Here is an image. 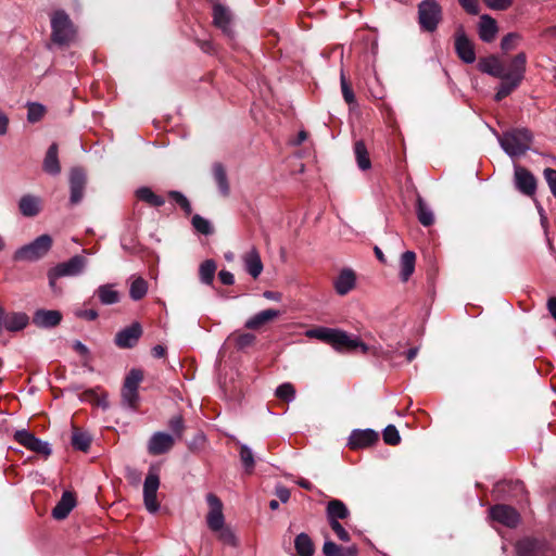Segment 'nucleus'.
<instances>
[{"label": "nucleus", "mask_w": 556, "mask_h": 556, "mask_svg": "<svg viewBox=\"0 0 556 556\" xmlns=\"http://www.w3.org/2000/svg\"><path fill=\"white\" fill-rule=\"evenodd\" d=\"M527 67V55L519 52L504 64L498 56L489 55L478 62V70L501 79L495 93V101H501L515 91L522 83Z\"/></svg>", "instance_id": "f257e3e1"}, {"label": "nucleus", "mask_w": 556, "mask_h": 556, "mask_svg": "<svg viewBox=\"0 0 556 556\" xmlns=\"http://www.w3.org/2000/svg\"><path fill=\"white\" fill-rule=\"evenodd\" d=\"M502 149L510 157L525 154L531 147L532 134L527 128H514L498 136Z\"/></svg>", "instance_id": "f03ea898"}, {"label": "nucleus", "mask_w": 556, "mask_h": 556, "mask_svg": "<svg viewBox=\"0 0 556 556\" xmlns=\"http://www.w3.org/2000/svg\"><path fill=\"white\" fill-rule=\"evenodd\" d=\"M53 240L50 235H41L31 242L18 248L13 260L16 262H37L43 258L52 248Z\"/></svg>", "instance_id": "7ed1b4c3"}, {"label": "nucleus", "mask_w": 556, "mask_h": 556, "mask_svg": "<svg viewBox=\"0 0 556 556\" xmlns=\"http://www.w3.org/2000/svg\"><path fill=\"white\" fill-rule=\"evenodd\" d=\"M52 41L63 46L68 45L75 36V28L70 16L63 11H55L51 16Z\"/></svg>", "instance_id": "20e7f679"}, {"label": "nucleus", "mask_w": 556, "mask_h": 556, "mask_svg": "<svg viewBox=\"0 0 556 556\" xmlns=\"http://www.w3.org/2000/svg\"><path fill=\"white\" fill-rule=\"evenodd\" d=\"M442 20V8L437 0H424L418 4V22L422 30L434 31Z\"/></svg>", "instance_id": "39448f33"}, {"label": "nucleus", "mask_w": 556, "mask_h": 556, "mask_svg": "<svg viewBox=\"0 0 556 556\" xmlns=\"http://www.w3.org/2000/svg\"><path fill=\"white\" fill-rule=\"evenodd\" d=\"M159 488V472L156 468L150 467L143 482V503L147 510L151 514H155L160 509V504L156 498Z\"/></svg>", "instance_id": "423d86ee"}, {"label": "nucleus", "mask_w": 556, "mask_h": 556, "mask_svg": "<svg viewBox=\"0 0 556 556\" xmlns=\"http://www.w3.org/2000/svg\"><path fill=\"white\" fill-rule=\"evenodd\" d=\"M331 346L338 352H352L359 349L363 354H367L369 351V345L364 343L358 337L350 336L339 329L336 331Z\"/></svg>", "instance_id": "0eeeda50"}, {"label": "nucleus", "mask_w": 556, "mask_h": 556, "mask_svg": "<svg viewBox=\"0 0 556 556\" xmlns=\"http://www.w3.org/2000/svg\"><path fill=\"white\" fill-rule=\"evenodd\" d=\"M87 266V258L81 255H74L66 262L52 267L53 277H76L84 273Z\"/></svg>", "instance_id": "6e6552de"}, {"label": "nucleus", "mask_w": 556, "mask_h": 556, "mask_svg": "<svg viewBox=\"0 0 556 556\" xmlns=\"http://www.w3.org/2000/svg\"><path fill=\"white\" fill-rule=\"evenodd\" d=\"M518 556H556V552L544 542L523 539L516 544Z\"/></svg>", "instance_id": "1a4fd4ad"}, {"label": "nucleus", "mask_w": 556, "mask_h": 556, "mask_svg": "<svg viewBox=\"0 0 556 556\" xmlns=\"http://www.w3.org/2000/svg\"><path fill=\"white\" fill-rule=\"evenodd\" d=\"M206 502L210 506V511L206 516L207 527L217 532L222 530L225 526V518L223 514V503L222 501L213 493H208L206 495Z\"/></svg>", "instance_id": "9d476101"}, {"label": "nucleus", "mask_w": 556, "mask_h": 556, "mask_svg": "<svg viewBox=\"0 0 556 556\" xmlns=\"http://www.w3.org/2000/svg\"><path fill=\"white\" fill-rule=\"evenodd\" d=\"M455 52L464 63L471 64L476 61L473 43L462 27L455 34Z\"/></svg>", "instance_id": "9b49d317"}, {"label": "nucleus", "mask_w": 556, "mask_h": 556, "mask_svg": "<svg viewBox=\"0 0 556 556\" xmlns=\"http://www.w3.org/2000/svg\"><path fill=\"white\" fill-rule=\"evenodd\" d=\"M490 517L492 520L508 528H514L519 522L518 511L514 507L504 504H497L491 507Z\"/></svg>", "instance_id": "f8f14e48"}, {"label": "nucleus", "mask_w": 556, "mask_h": 556, "mask_svg": "<svg viewBox=\"0 0 556 556\" xmlns=\"http://www.w3.org/2000/svg\"><path fill=\"white\" fill-rule=\"evenodd\" d=\"M515 186L526 195H533L536 190V179L532 173L525 167L515 165L514 170Z\"/></svg>", "instance_id": "ddd939ff"}, {"label": "nucleus", "mask_w": 556, "mask_h": 556, "mask_svg": "<svg viewBox=\"0 0 556 556\" xmlns=\"http://www.w3.org/2000/svg\"><path fill=\"white\" fill-rule=\"evenodd\" d=\"M142 334V328L139 323H132L130 326L122 329L115 336V344L122 349L134 348Z\"/></svg>", "instance_id": "4468645a"}, {"label": "nucleus", "mask_w": 556, "mask_h": 556, "mask_svg": "<svg viewBox=\"0 0 556 556\" xmlns=\"http://www.w3.org/2000/svg\"><path fill=\"white\" fill-rule=\"evenodd\" d=\"M87 178L86 174L81 168H73L70 175V202L72 204H78L84 198V191L86 187Z\"/></svg>", "instance_id": "2eb2a0df"}, {"label": "nucleus", "mask_w": 556, "mask_h": 556, "mask_svg": "<svg viewBox=\"0 0 556 556\" xmlns=\"http://www.w3.org/2000/svg\"><path fill=\"white\" fill-rule=\"evenodd\" d=\"M213 22L214 25L219 28L226 36L232 37V14L223 4H215L213 8Z\"/></svg>", "instance_id": "dca6fc26"}, {"label": "nucleus", "mask_w": 556, "mask_h": 556, "mask_svg": "<svg viewBox=\"0 0 556 556\" xmlns=\"http://www.w3.org/2000/svg\"><path fill=\"white\" fill-rule=\"evenodd\" d=\"M174 446V437L165 432H155L149 440L148 452L151 455H162Z\"/></svg>", "instance_id": "f3484780"}, {"label": "nucleus", "mask_w": 556, "mask_h": 556, "mask_svg": "<svg viewBox=\"0 0 556 556\" xmlns=\"http://www.w3.org/2000/svg\"><path fill=\"white\" fill-rule=\"evenodd\" d=\"M62 320V314L56 309H37L33 315V324L38 328H53Z\"/></svg>", "instance_id": "a211bd4d"}, {"label": "nucleus", "mask_w": 556, "mask_h": 556, "mask_svg": "<svg viewBox=\"0 0 556 556\" xmlns=\"http://www.w3.org/2000/svg\"><path fill=\"white\" fill-rule=\"evenodd\" d=\"M378 440V434L371 429L353 430L349 438L351 448H363L370 446Z\"/></svg>", "instance_id": "6ab92c4d"}, {"label": "nucleus", "mask_w": 556, "mask_h": 556, "mask_svg": "<svg viewBox=\"0 0 556 556\" xmlns=\"http://www.w3.org/2000/svg\"><path fill=\"white\" fill-rule=\"evenodd\" d=\"M42 208V200L38 195L24 194L18 201L20 213L24 217H35Z\"/></svg>", "instance_id": "aec40b11"}, {"label": "nucleus", "mask_w": 556, "mask_h": 556, "mask_svg": "<svg viewBox=\"0 0 556 556\" xmlns=\"http://www.w3.org/2000/svg\"><path fill=\"white\" fill-rule=\"evenodd\" d=\"M498 31L496 21L488 14H483L480 16V21L478 24V34L479 38L483 42H492Z\"/></svg>", "instance_id": "412c9836"}, {"label": "nucleus", "mask_w": 556, "mask_h": 556, "mask_svg": "<svg viewBox=\"0 0 556 556\" xmlns=\"http://www.w3.org/2000/svg\"><path fill=\"white\" fill-rule=\"evenodd\" d=\"M242 261L245 270L251 277L256 279L262 274L264 266L261 260V255L256 248H252L250 251H248L242 256Z\"/></svg>", "instance_id": "4be33fe9"}, {"label": "nucleus", "mask_w": 556, "mask_h": 556, "mask_svg": "<svg viewBox=\"0 0 556 556\" xmlns=\"http://www.w3.org/2000/svg\"><path fill=\"white\" fill-rule=\"evenodd\" d=\"M76 505L75 496L72 492L65 491L61 500L58 502L55 507L52 509V516L56 520H63L65 519L72 509Z\"/></svg>", "instance_id": "5701e85b"}, {"label": "nucleus", "mask_w": 556, "mask_h": 556, "mask_svg": "<svg viewBox=\"0 0 556 556\" xmlns=\"http://www.w3.org/2000/svg\"><path fill=\"white\" fill-rule=\"evenodd\" d=\"M59 147L56 143H52L45 155L42 168L43 170L51 175L56 176L61 173V165L59 161Z\"/></svg>", "instance_id": "b1692460"}, {"label": "nucleus", "mask_w": 556, "mask_h": 556, "mask_svg": "<svg viewBox=\"0 0 556 556\" xmlns=\"http://www.w3.org/2000/svg\"><path fill=\"white\" fill-rule=\"evenodd\" d=\"M279 315H280V312L277 309H273V308L261 311V312L256 313L255 315H253L252 317H250L245 321L244 327L248 329H251V330H257L265 324L277 318Z\"/></svg>", "instance_id": "393cba45"}, {"label": "nucleus", "mask_w": 556, "mask_h": 556, "mask_svg": "<svg viewBox=\"0 0 556 556\" xmlns=\"http://www.w3.org/2000/svg\"><path fill=\"white\" fill-rule=\"evenodd\" d=\"M28 323H29V317L26 313H23V312L8 313L5 320H4L3 329L11 331V332L21 331L27 327Z\"/></svg>", "instance_id": "a878e982"}, {"label": "nucleus", "mask_w": 556, "mask_h": 556, "mask_svg": "<svg viewBox=\"0 0 556 556\" xmlns=\"http://www.w3.org/2000/svg\"><path fill=\"white\" fill-rule=\"evenodd\" d=\"M326 513L329 523L339 522V520L346 519L350 516L346 505L340 500L329 501Z\"/></svg>", "instance_id": "bb28decb"}, {"label": "nucleus", "mask_w": 556, "mask_h": 556, "mask_svg": "<svg viewBox=\"0 0 556 556\" xmlns=\"http://www.w3.org/2000/svg\"><path fill=\"white\" fill-rule=\"evenodd\" d=\"M355 286V275L351 269H344L340 273L334 281L336 292L340 295H345Z\"/></svg>", "instance_id": "cd10ccee"}, {"label": "nucleus", "mask_w": 556, "mask_h": 556, "mask_svg": "<svg viewBox=\"0 0 556 556\" xmlns=\"http://www.w3.org/2000/svg\"><path fill=\"white\" fill-rule=\"evenodd\" d=\"M416 254L413 251H406L400 258V279L406 282L415 270Z\"/></svg>", "instance_id": "c85d7f7f"}, {"label": "nucleus", "mask_w": 556, "mask_h": 556, "mask_svg": "<svg viewBox=\"0 0 556 556\" xmlns=\"http://www.w3.org/2000/svg\"><path fill=\"white\" fill-rule=\"evenodd\" d=\"M101 304L112 305L119 302V293L114 289L113 285L106 283L101 285L94 292Z\"/></svg>", "instance_id": "c756f323"}, {"label": "nucleus", "mask_w": 556, "mask_h": 556, "mask_svg": "<svg viewBox=\"0 0 556 556\" xmlns=\"http://www.w3.org/2000/svg\"><path fill=\"white\" fill-rule=\"evenodd\" d=\"M213 177L223 197L229 195L230 187L225 167L220 163L213 165Z\"/></svg>", "instance_id": "7c9ffc66"}, {"label": "nucleus", "mask_w": 556, "mask_h": 556, "mask_svg": "<svg viewBox=\"0 0 556 556\" xmlns=\"http://www.w3.org/2000/svg\"><path fill=\"white\" fill-rule=\"evenodd\" d=\"M325 556H357V548L355 545L349 547H341L332 541H326L323 546Z\"/></svg>", "instance_id": "2f4dec72"}, {"label": "nucleus", "mask_w": 556, "mask_h": 556, "mask_svg": "<svg viewBox=\"0 0 556 556\" xmlns=\"http://www.w3.org/2000/svg\"><path fill=\"white\" fill-rule=\"evenodd\" d=\"M294 547L299 556H313L315 552L312 539L304 532L295 536Z\"/></svg>", "instance_id": "473e14b6"}, {"label": "nucleus", "mask_w": 556, "mask_h": 556, "mask_svg": "<svg viewBox=\"0 0 556 556\" xmlns=\"http://www.w3.org/2000/svg\"><path fill=\"white\" fill-rule=\"evenodd\" d=\"M337 329L328 327H316L305 331V337L309 339H317L321 342L332 345Z\"/></svg>", "instance_id": "72a5a7b5"}, {"label": "nucleus", "mask_w": 556, "mask_h": 556, "mask_svg": "<svg viewBox=\"0 0 556 556\" xmlns=\"http://www.w3.org/2000/svg\"><path fill=\"white\" fill-rule=\"evenodd\" d=\"M136 197L146 203H148L151 206H162L165 203L164 198L155 194L150 188L148 187H141L137 189Z\"/></svg>", "instance_id": "f704fd0d"}, {"label": "nucleus", "mask_w": 556, "mask_h": 556, "mask_svg": "<svg viewBox=\"0 0 556 556\" xmlns=\"http://www.w3.org/2000/svg\"><path fill=\"white\" fill-rule=\"evenodd\" d=\"M354 154L356 157L357 165L362 170H366V169L370 168L371 162L369 159V154H368L365 143L362 140H358L355 142Z\"/></svg>", "instance_id": "c9c22d12"}, {"label": "nucleus", "mask_w": 556, "mask_h": 556, "mask_svg": "<svg viewBox=\"0 0 556 556\" xmlns=\"http://www.w3.org/2000/svg\"><path fill=\"white\" fill-rule=\"evenodd\" d=\"M417 217L419 223L425 227L431 226L434 222V215L432 210L425 203V201L420 197L417 199Z\"/></svg>", "instance_id": "e433bc0d"}, {"label": "nucleus", "mask_w": 556, "mask_h": 556, "mask_svg": "<svg viewBox=\"0 0 556 556\" xmlns=\"http://www.w3.org/2000/svg\"><path fill=\"white\" fill-rule=\"evenodd\" d=\"M216 271V263L213 260H206L201 263L199 277L202 283L212 285Z\"/></svg>", "instance_id": "4c0bfd02"}, {"label": "nucleus", "mask_w": 556, "mask_h": 556, "mask_svg": "<svg viewBox=\"0 0 556 556\" xmlns=\"http://www.w3.org/2000/svg\"><path fill=\"white\" fill-rule=\"evenodd\" d=\"M147 291L148 283L143 278L137 277L131 281L129 295L134 301L141 300L147 294Z\"/></svg>", "instance_id": "58836bf2"}, {"label": "nucleus", "mask_w": 556, "mask_h": 556, "mask_svg": "<svg viewBox=\"0 0 556 556\" xmlns=\"http://www.w3.org/2000/svg\"><path fill=\"white\" fill-rule=\"evenodd\" d=\"M240 460L248 473H251L255 466L254 455L252 450L247 444H240Z\"/></svg>", "instance_id": "ea45409f"}, {"label": "nucleus", "mask_w": 556, "mask_h": 556, "mask_svg": "<svg viewBox=\"0 0 556 556\" xmlns=\"http://www.w3.org/2000/svg\"><path fill=\"white\" fill-rule=\"evenodd\" d=\"M91 443V438L86 432L75 431L72 437V445L79 451L86 452Z\"/></svg>", "instance_id": "a19ab883"}, {"label": "nucleus", "mask_w": 556, "mask_h": 556, "mask_svg": "<svg viewBox=\"0 0 556 556\" xmlns=\"http://www.w3.org/2000/svg\"><path fill=\"white\" fill-rule=\"evenodd\" d=\"M143 375L139 369H131L129 374L126 376L123 388L137 390L139 388L140 382L142 381Z\"/></svg>", "instance_id": "79ce46f5"}, {"label": "nucleus", "mask_w": 556, "mask_h": 556, "mask_svg": "<svg viewBox=\"0 0 556 556\" xmlns=\"http://www.w3.org/2000/svg\"><path fill=\"white\" fill-rule=\"evenodd\" d=\"M83 401L91 402L103 409L109 407L108 395L105 393L98 395L93 390L86 391L83 394Z\"/></svg>", "instance_id": "37998d69"}, {"label": "nucleus", "mask_w": 556, "mask_h": 556, "mask_svg": "<svg viewBox=\"0 0 556 556\" xmlns=\"http://www.w3.org/2000/svg\"><path fill=\"white\" fill-rule=\"evenodd\" d=\"M521 41V36L517 33H509L501 40V49L503 52H509L517 48Z\"/></svg>", "instance_id": "c03bdc74"}, {"label": "nucleus", "mask_w": 556, "mask_h": 556, "mask_svg": "<svg viewBox=\"0 0 556 556\" xmlns=\"http://www.w3.org/2000/svg\"><path fill=\"white\" fill-rule=\"evenodd\" d=\"M191 224H192L193 228L202 235L207 236L213 232V228H212L210 220L202 217L201 215L195 214L192 217Z\"/></svg>", "instance_id": "a18cd8bd"}, {"label": "nucleus", "mask_w": 556, "mask_h": 556, "mask_svg": "<svg viewBox=\"0 0 556 556\" xmlns=\"http://www.w3.org/2000/svg\"><path fill=\"white\" fill-rule=\"evenodd\" d=\"M275 394L277 397H279L282 401L292 402L295 397V389L291 383L286 382V383L280 384L276 389Z\"/></svg>", "instance_id": "49530a36"}, {"label": "nucleus", "mask_w": 556, "mask_h": 556, "mask_svg": "<svg viewBox=\"0 0 556 556\" xmlns=\"http://www.w3.org/2000/svg\"><path fill=\"white\" fill-rule=\"evenodd\" d=\"M230 339H233L235 345L239 350H243L245 348L251 346L255 341V336L250 332L245 333H238L230 337Z\"/></svg>", "instance_id": "de8ad7c7"}, {"label": "nucleus", "mask_w": 556, "mask_h": 556, "mask_svg": "<svg viewBox=\"0 0 556 556\" xmlns=\"http://www.w3.org/2000/svg\"><path fill=\"white\" fill-rule=\"evenodd\" d=\"M383 441L389 445H397L401 442L399 430L395 426L389 425L383 429Z\"/></svg>", "instance_id": "09e8293b"}, {"label": "nucleus", "mask_w": 556, "mask_h": 556, "mask_svg": "<svg viewBox=\"0 0 556 556\" xmlns=\"http://www.w3.org/2000/svg\"><path fill=\"white\" fill-rule=\"evenodd\" d=\"M45 106L39 103H29L27 110V119L29 123H36L42 118Z\"/></svg>", "instance_id": "8fccbe9b"}, {"label": "nucleus", "mask_w": 556, "mask_h": 556, "mask_svg": "<svg viewBox=\"0 0 556 556\" xmlns=\"http://www.w3.org/2000/svg\"><path fill=\"white\" fill-rule=\"evenodd\" d=\"M168 195L189 215L192 212L189 200L179 191H169Z\"/></svg>", "instance_id": "3c124183"}, {"label": "nucleus", "mask_w": 556, "mask_h": 556, "mask_svg": "<svg viewBox=\"0 0 556 556\" xmlns=\"http://www.w3.org/2000/svg\"><path fill=\"white\" fill-rule=\"evenodd\" d=\"M340 83H341V90H342V94H343V98L345 100L346 103L349 104H352L355 102V96H354V92L352 90V88L350 87L346 78H345V75H344V72L341 71V76H340Z\"/></svg>", "instance_id": "603ef678"}, {"label": "nucleus", "mask_w": 556, "mask_h": 556, "mask_svg": "<svg viewBox=\"0 0 556 556\" xmlns=\"http://www.w3.org/2000/svg\"><path fill=\"white\" fill-rule=\"evenodd\" d=\"M122 397H123V402L126 406H128L130 408H135L136 403L139 397L138 391L123 388Z\"/></svg>", "instance_id": "864d4df0"}, {"label": "nucleus", "mask_w": 556, "mask_h": 556, "mask_svg": "<svg viewBox=\"0 0 556 556\" xmlns=\"http://www.w3.org/2000/svg\"><path fill=\"white\" fill-rule=\"evenodd\" d=\"M36 437L27 430H17L14 439L24 447H28Z\"/></svg>", "instance_id": "5fc2aeb1"}, {"label": "nucleus", "mask_w": 556, "mask_h": 556, "mask_svg": "<svg viewBox=\"0 0 556 556\" xmlns=\"http://www.w3.org/2000/svg\"><path fill=\"white\" fill-rule=\"evenodd\" d=\"M169 428L175 435L180 439L185 429L184 419L181 416H174L169 420Z\"/></svg>", "instance_id": "6e6d98bb"}, {"label": "nucleus", "mask_w": 556, "mask_h": 556, "mask_svg": "<svg viewBox=\"0 0 556 556\" xmlns=\"http://www.w3.org/2000/svg\"><path fill=\"white\" fill-rule=\"evenodd\" d=\"M543 175L552 194L556 198V169L545 168Z\"/></svg>", "instance_id": "4d7b16f0"}, {"label": "nucleus", "mask_w": 556, "mask_h": 556, "mask_svg": "<svg viewBox=\"0 0 556 556\" xmlns=\"http://www.w3.org/2000/svg\"><path fill=\"white\" fill-rule=\"evenodd\" d=\"M367 353H370L375 357H381L388 361L393 359L394 355L391 350H384L382 346H369V351Z\"/></svg>", "instance_id": "13d9d810"}, {"label": "nucleus", "mask_w": 556, "mask_h": 556, "mask_svg": "<svg viewBox=\"0 0 556 556\" xmlns=\"http://www.w3.org/2000/svg\"><path fill=\"white\" fill-rule=\"evenodd\" d=\"M219 533V539L229 544V545H236L237 539L233 533V531L228 527H223L222 530L217 531Z\"/></svg>", "instance_id": "bf43d9fd"}, {"label": "nucleus", "mask_w": 556, "mask_h": 556, "mask_svg": "<svg viewBox=\"0 0 556 556\" xmlns=\"http://www.w3.org/2000/svg\"><path fill=\"white\" fill-rule=\"evenodd\" d=\"M460 7L469 14L477 15L479 13L478 0H457Z\"/></svg>", "instance_id": "052dcab7"}, {"label": "nucleus", "mask_w": 556, "mask_h": 556, "mask_svg": "<svg viewBox=\"0 0 556 556\" xmlns=\"http://www.w3.org/2000/svg\"><path fill=\"white\" fill-rule=\"evenodd\" d=\"M492 10H506L510 7L511 0H482Z\"/></svg>", "instance_id": "680f3d73"}, {"label": "nucleus", "mask_w": 556, "mask_h": 556, "mask_svg": "<svg viewBox=\"0 0 556 556\" xmlns=\"http://www.w3.org/2000/svg\"><path fill=\"white\" fill-rule=\"evenodd\" d=\"M333 532L337 534L338 539L343 542L350 541L349 532L343 528L340 522H331L329 523Z\"/></svg>", "instance_id": "e2e57ef3"}, {"label": "nucleus", "mask_w": 556, "mask_h": 556, "mask_svg": "<svg viewBox=\"0 0 556 556\" xmlns=\"http://www.w3.org/2000/svg\"><path fill=\"white\" fill-rule=\"evenodd\" d=\"M33 452L41 454V455H45V456H49L51 454V447H50V444L48 442L41 441L39 439L38 440V444L35 445Z\"/></svg>", "instance_id": "0e129e2a"}, {"label": "nucleus", "mask_w": 556, "mask_h": 556, "mask_svg": "<svg viewBox=\"0 0 556 556\" xmlns=\"http://www.w3.org/2000/svg\"><path fill=\"white\" fill-rule=\"evenodd\" d=\"M218 278L223 285L231 286L235 282V276L228 270H220L218 273Z\"/></svg>", "instance_id": "69168bd1"}, {"label": "nucleus", "mask_w": 556, "mask_h": 556, "mask_svg": "<svg viewBox=\"0 0 556 556\" xmlns=\"http://www.w3.org/2000/svg\"><path fill=\"white\" fill-rule=\"evenodd\" d=\"M275 493L282 503H287L290 498V491L283 485H277Z\"/></svg>", "instance_id": "338daca9"}, {"label": "nucleus", "mask_w": 556, "mask_h": 556, "mask_svg": "<svg viewBox=\"0 0 556 556\" xmlns=\"http://www.w3.org/2000/svg\"><path fill=\"white\" fill-rule=\"evenodd\" d=\"M76 315L87 320H94L98 318V312L94 309H80L76 313Z\"/></svg>", "instance_id": "774afa93"}]
</instances>
